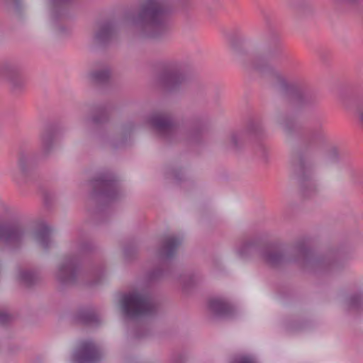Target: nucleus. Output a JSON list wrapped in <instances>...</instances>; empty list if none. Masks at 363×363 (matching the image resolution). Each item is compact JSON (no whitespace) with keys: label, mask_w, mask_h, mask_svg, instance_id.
Returning <instances> with one entry per match:
<instances>
[{"label":"nucleus","mask_w":363,"mask_h":363,"mask_svg":"<svg viewBox=\"0 0 363 363\" xmlns=\"http://www.w3.org/2000/svg\"><path fill=\"white\" fill-rule=\"evenodd\" d=\"M182 240L174 235H167L164 238L160 255L162 258H171L181 245Z\"/></svg>","instance_id":"obj_11"},{"label":"nucleus","mask_w":363,"mask_h":363,"mask_svg":"<svg viewBox=\"0 0 363 363\" xmlns=\"http://www.w3.org/2000/svg\"><path fill=\"white\" fill-rule=\"evenodd\" d=\"M93 186L96 192H101L106 196L114 199L117 191V184L111 174H104L93 181Z\"/></svg>","instance_id":"obj_8"},{"label":"nucleus","mask_w":363,"mask_h":363,"mask_svg":"<svg viewBox=\"0 0 363 363\" xmlns=\"http://www.w3.org/2000/svg\"><path fill=\"white\" fill-rule=\"evenodd\" d=\"M283 128L286 130L289 131L291 129V127L289 125V122L286 121L282 123Z\"/></svg>","instance_id":"obj_28"},{"label":"nucleus","mask_w":363,"mask_h":363,"mask_svg":"<svg viewBox=\"0 0 363 363\" xmlns=\"http://www.w3.org/2000/svg\"><path fill=\"white\" fill-rule=\"evenodd\" d=\"M187 81L186 74L178 68L165 70L159 77L160 85L167 91H173L184 85Z\"/></svg>","instance_id":"obj_4"},{"label":"nucleus","mask_w":363,"mask_h":363,"mask_svg":"<svg viewBox=\"0 0 363 363\" xmlns=\"http://www.w3.org/2000/svg\"><path fill=\"white\" fill-rule=\"evenodd\" d=\"M262 256L264 261L271 266H277L285 261L279 247L274 245L265 247L262 251Z\"/></svg>","instance_id":"obj_12"},{"label":"nucleus","mask_w":363,"mask_h":363,"mask_svg":"<svg viewBox=\"0 0 363 363\" xmlns=\"http://www.w3.org/2000/svg\"><path fill=\"white\" fill-rule=\"evenodd\" d=\"M101 115H102L104 118L103 119H100V118H94V121L95 123L101 122V121H103L106 118V114H105L104 112H102Z\"/></svg>","instance_id":"obj_29"},{"label":"nucleus","mask_w":363,"mask_h":363,"mask_svg":"<svg viewBox=\"0 0 363 363\" xmlns=\"http://www.w3.org/2000/svg\"><path fill=\"white\" fill-rule=\"evenodd\" d=\"M150 123L162 136L169 137L174 133V125L166 115L155 113L150 117Z\"/></svg>","instance_id":"obj_9"},{"label":"nucleus","mask_w":363,"mask_h":363,"mask_svg":"<svg viewBox=\"0 0 363 363\" xmlns=\"http://www.w3.org/2000/svg\"><path fill=\"white\" fill-rule=\"evenodd\" d=\"M7 77L13 89L20 88L23 85V79L16 74H8Z\"/></svg>","instance_id":"obj_20"},{"label":"nucleus","mask_w":363,"mask_h":363,"mask_svg":"<svg viewBox=\"0 0 363 363\" xmlns=\"http://www.w3.org/2000/svg\"><path fill=\"white\" fill-rule=\"evenodd\" d=\"M73 358L76 363H97L101 353L93 342L84 340L79 343Z\"/></svg>","instance_id":"obj_6"},{"label":"nucleus","mask_w":363,"mask_h":363,"mask_svg":"<svg viewBox=\"0 0 363 363\" xmlns=\"http://www.w3.org/2000/svg\"><path fill=\"white\" fill-rule=\"evenodd\" d=\"M54 133L50 129L43 130L40 136L38 156L44 158L51 152L53 147Z\"/></svg>","instance_id":"obj_13"},{"label":"nucleus","mask_w":363,"mask_h":363,"mask_svg":"<svg viewBox=\"0 0 363 363\" xmlns=\"http://www.w3.org/2000/svg\"><path fill=\"white\" fill-rule=\"evenodd\" d=\"M115 33V27L112 22L106 21L99 24L94 38L100 43H106L113 36Z\"/></svg>","instance_id":"obj_14"},{"label":"nucleus","mask_w":363,"mask_h":363,"mask_svg":"<svg viewBox=\"0 0 363 363\" xmlns=\"http://www.w3.org/2000/svg\"><path fill=\"white\" fill-rule=\"evenodd\" d=\"M250 245L247 244V245H246L245 246V247H250Z\"/></svg>","instance_id":"obj_34"},{"label":"nucleus","mask_w":363,"mask_h":363,"mask_svg":"<svg viewBox=\"0 0 363 363\" xmlns=\"http://www.w3.org/2000/svg\"><path fill=\"white\" fill-rule=\"evenodd\" d=\"M358 177H359V180H355L356 183H360L361 181L363 180V175L359 174V175H358Z\"/></svg>","instance_id":"obj_31"},{"label":"nucleus","mask_w":363,"mask_h":363,"mask_svg":"<svg viewBox=\"0 0 363 363\" xmlns=\"http://www.w3.org/2000/svg\"><path fill=\"white\" fill-rule=\"evenodd\" d=\"M25 235V228L21 225L0 221V242L11 247H17L22 244Z\"/></svg>","instance_id":"obj_3"},{"label":"nucleus","mask_w":363,"mask_h":363,"mask_svg":"<svg viewBox=\"0 0 363 363\" xmlns=\"http://www.w3.org/2000/svg\"><path fill=\"white\" fill-rule=\"evenodd\" d=\"M77 320L83 324H94L99 322V317L93 311L84 310L77 313Z\"/></svg>","instance_id":"obj_17"},{"label":"nucleus","mask_w":363,"mask_h":363,"mask_svg":"<svg viewBox=\"0 0 363 363\" xmlns=\"http://www.w3.org/2000/svg\"><path fill=\"white\" fill-rule=\"evenodd\" d=\"M69 0H52L54 5L62 4L68 2Z\"/></svg>","instance_id":"obj_27"},{"label":"nucleus","mask_w":363,"mask_h":363,"mask_svg":"<svg viewBox=\"0 0 363 363\" xmlns=\"http://www.w3.org/2000/svg\"><path fill=\"white\" fill-rule=\"evenodd\" d=\"M97 279H99V276L97 275ZM98 282V280L94 281L93 282L90 283V284L93 285Z\"/></svg>","instance_id":"obj_33"},{"label":"nucleus","mask_w":363,"mask_h":363,"mask_svg":"<svg viewBox=\"0 0 363 363\" xmlns=\"http://www.w3.org/2000/svg\"><path fill=\"white\" fill-rule=\"evenodd\" d=\"M363 303V298L361 295H355L350 298V307L351 308H359Z\"/></svg>","instance_id":"obj_22"},{"label":"nucleus","mask_w":363,"mask_h":363,"mask_svg":"<svg viewBox=\"0 0 363 363\" xmlns=\"http://www.w3.org/2000/svg\"><path fill=\"white\" fill-rule=\"evenodd\" d=\"M110 77V72L107 69L96 70L91 72V78L95 83H104Z\"/></svg>","instance_id":"obj_19"},{"label":"nucleus","mask_w":363,"mask_h":363,"mask_svg":"<svg viewBox=\"0 0 363 363\" xmlns=\"http://www.w3.org/2000/svg\"><path fill=\"white\" fill-rule=\"evenodd\" d=\"M279 52V50H268L256 55L253 60V66L259 69L269 59L276 57Z\"/></svg>","instance_id":"obj_16"},{"label":"nucleus","mask_w":363,"mask_h":363,"mask_svg":"<svg viewBox=\"0 0 363 363\" xmlns=\"http://www.w3.org/2000/svg\"><path fill=\"white\" fill-rule=\"evenodd\" d=\"M171 11L167 0H144L130 23L141 38H155L167 30Z\"/></svg>","instance_id":"obj_1"},{"label":"nucleus","mask_w":363,"mask_h":363,"mask_svg":"<svg viewBox=\"0 0 363 363\" xmlns=\"http://www.w3.org/2000/svg\"><path fill=\"white\" fill-rule=\"evenodd\" d=\"M240 139V135L237 133H233L230 135V143L233 147H236L238 146V140Z\"/></svg>","instance_id":"obj_24"},{"label":"nucleus","mask_w":363,"mask_h":363,"mask_svg":"<svg viewBox=\"0 0 363 363\" xmlns=\"http://www.w3.org/2000/svg\"><path fill=\"white\" fill-rule=\"evenodd\" d=\"M209 310L217 316L229 317L234 313V308L221 298H212L208 302Z\"/></svg>","instance_id":"obj_10"},{"label":"nucleus","mask_w":363,"mask_h":363,"mask_svg":"<svg viewBox=\"0 0 363 363\" xmlns=\"http://www.w3.org/2000/svg\"><path fill=\"white\" fill-rule=\"evenodd\" d=\"M11 319V316L4 313V312H0V323L5 324L8 323Z\"/></svg>","instance_id":"obj_23"},{"label":"nucleus","mask_w":363,"mask_h":363,"mask_svg":"<svg viewBox=\"0 0 363 363\" xmlns=\"http://www.w3.org/2000/svg\"><path fill=\"white\" fill-rule=\"evenodd\" d=\"M122 308L124 314L131 318L152 315L156 311V306L151 298L146 294L138 291L123 296Z\"/></svg>","instance_id":"obj_2"},{"label":"nucleus","mask_w":363,"mask_h":363,"mask_svg":"<svg viewBox=\"0 0 363 363\" xmlns=\"http://www.w3.org/2000/svg\"><path fill=\"white\" fill-rule=\"evenodd\" d=\"M19 279L25 285L31 286L36 283L38 277L33 272L23 270L20 272Z\"/></svg>","instance_id":"obj_18"},{"label":"nucleus","mask_w":363,"mask_h":363,"mask_svg":"<svg viewBox=\"0 0 363 363\" xmlns=\"http://www.w3.org/2000/svg\"><path fill=\"white\" fill-rule=\"evenodd\" d=\"M51 233V229L45 225H43L35 233V239L38 244L44 249H48L51 243L50 238Z\"/></svg>","instance_id":"obj_15"},{"label":"nucleus","mask_w":363,"mask_h":363,"mask_svg":"<svg viewBox=\"0 0 363 363\" xmlns=\"http://www.w3.org/2000/svg\"><path fill=\"white\" fill-rule=\"evenodd\" d=\"M357 113H358L359 118L363 125V102L359 106V107L357 108Z\"/></svg>","instance_id":"obj_25"},{"label":"nucleus","mask_w":363,"mask_h":363,"mask_svg":"<svg viewBox=\"0 0 363 363\" xmlns=\"http://www.w3.org/2000/svg\"><path fill=\"white\" fill-rule=\"evenodd\" d=\"M30 162V157L28 155L25 153H21L18 160V167L22 172H25Z\"/></svg>","instance_id":"obj_21"},{"label":"nucleus","mask_w":363,"mask_h":363,"mask_svg":"<svg viewBox=\"0 0 363 363\" xmlns=\"http://www.w3.org/2000/svg\"><path fill=\"white\" fill-rule=\"evenodd\" d=\"M236 363H256L255 361L250 357H242Z\"/></svg>","instance_id":"obj_26"},{"label":"nucleus","mask_w":363,"mask_h":363,"mask_svg":"<svg viewBox=\"0 0 363 363\" xmlns=\"http://www.w3.org/2000/svg\"><path fill=\"white\" fill-rule=\"evenodd\" d=\"M332 152H333V154L334 157H336L337 155V151L336 149H333Z\"/></svg>","instance_id":"obj_32"},{"label":"nucleus","mask_w":363,"mask_h":363,"mask_svg":"<svg viewBox=\"0 0 363 363\" xmlns=\"http://www.w3.org/2000/svg\"><path fill=\"white\" fill-rule=\"evenodd\" d=\"M291 253L296 256L295 258L290 259L289 261L301 262L303 264L311 263L313 267H323L325 265L330 264V261L325 259H314L312 258V252L308 248L306 241L298 242L292 248Z\"/></svg>","instance_id":"obj_5"},{"label":"nucleus","mask_w":363,"mask_h":363,"mask_svg":"<svg viewBox=\"0 0 363 363\" xmlns=\"http://www.w3.org/2000/svg\"><path fill=\"white\" fill-rule=\"evenodd\" d=\"M78 274L77 261L74 258H65L60 265L57 279L62 284H72L76 281Z\"/></svg>","instance_id":"obj_7"},{"label":"nucleus","mask_w":363,"mask_h":363,"mask_svg":"<svg viewBox=\"0 0 363 363\" xmlns=\"http://www.w3.org/2000/svg\"><path fill=\"white\" fill-rule=\"evenodd\" d=\"M278 78H279V80L280 81L281 84V85H285V80L282 77H281L279 76L278 77Z\"/></svg>","instance_id":"obj_30"}]
</instances>
